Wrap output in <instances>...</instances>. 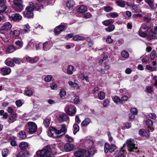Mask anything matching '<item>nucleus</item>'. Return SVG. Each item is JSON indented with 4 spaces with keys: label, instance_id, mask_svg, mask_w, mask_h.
Masks as SVG:
<instances>
[{
    "label": "nucleus",
    "instance_id": "7ed1b4c3",
    "mask_svg": "<svg viewBox=\"0 0 157 157\" xmlns=\"http://www.w3.org/2000/svg\"><path fill=\"white\" fill-rule=\"evenodd\" d=\"M51 154V149L49 146L44 147L42 149L36 152L37 156L40 157H52Z\"/></svg>",
    "mask_w": 157,
    "mask_h": 157
},
{
    "label": "nucleus",
    "instance_id": "0eeeda50",
    "mask_svg": "<svg viewBox=\"0 0 157 157\" xmlns=\"http://www.w3.org/2000/svg\"><path fill=\"white\" fill-rule=\"evenodd\" d=\"M48 135L50 137L56 138L59 135L58 130L54 127L50 128L49 131L48 132Z\"/></svg>",
    "mask_w": 157,
    "mask_h": 157
},
{
    "label": "nucleus",
    "instance_id": "6e6d98bb",
    "mask_svg": "<svg viewBox=\"0 0 157 157\" xmlns=\"http://www.w3.org/2000/svg\"><path fill=\"white\" fill-rule=\"evenodd\" d=\"M128 97L127 95H124L121 97V104H123L125 101L128 100Z\"/></svg>",
    "mask_w": 157,
    "mask_h": 157
},
{
    "label": "nucleus",
    "instance_id": "6ab92c4d",
    "mask_svg": "<svg viewBox=\"0 0 157 157\" xmlns=\"http://www.w3.org/2000/svg\"><path fill=\"white\" fill-rule=\"evenodd\" d=\"M114 21L113 19H110L106 20L102 22V24L106 26H108L111 24H113Z\"/></svg>",
    "mask_w": 157,
    "mask_h": 157
},
{
    "label": "nucleus",
    "instance_id": "9b49d317",
    "mask_svg": "<svg viewBox=\"0 0 157 157\" xmlns=\"http://www.w3.org/2000/svg\"><path fill=\"white\" fill-rule=\"evenodd\" d=\"M29 153L27 151L24 150L20 151L16 156V157H29Z\"/></svg>",
    "mask_w": 157,
    "mask_h": 157
},
{
    "label": "nucleus",
    "instance_id": "bb28decb",
    "mask_svg": "<svg viewBox=\"0 0 157 157\" xmlns=\"http://www.w3.org/2000/svg\"><path fill=\"white\" fill-rule=\"evenodd\" d=\"M73 39L75 41H78L84 40H85V38L83 36L78 35L74 36Z\"/></svg>",
    "mask_w": 157,
    "mask_h": 157
},
{
    "label": "nucleus",
    "instance_id": "c9c22d12",
    "mask_svg": "<svg viewBox=\"0 0 157 157\" xmlns=\"http://www.w3.org/2000/svg\"><path fill=\"white\" fill-rule=\"evenodd\" d=\"M113 100L116 103L118 104L119 103L121 104V100L120 98L117 96H115L113 98Z\"/></svg>",
    "mask_w": 157,
    "mask_h": 157
},
{
    "label": "nucleus",
    "instance_id": "8fccbe9b",
    "mask_svg": "<svg viewBox=\"0 0 157 157\" xmlns=\"http://www.w3.org/2000/svg\"><path fill=\"white\" fill-rule=\"evenodd\" d=\"M116 149V145L113 144H111V145H110L109 150V152L112 153V152L114 151Z\"/></svg>",
    "mask_w": 157,
    "mask_h": 157
},
{
    "label": "nucleus",
    "instance_id": "69168bd1",
    "mask_svg": "<svg viewBox=\"0 0 157 157\" xmlns=\"http://www.w3.org/2000/svg\"><path fill=\"white\" fill-rule=\"evenodd\" d=\"M131 112L134 114H136L137 113V109L135 108H132L130 109Z\"/></svg>",
    "mask_w": 157,
    "mask_h": 157
},
{
    "label": "nucleus",
    "instance_id": "cd10ccee",
    "mask_svg": "<svg viewBox=\"0 0 157 157\" xmlns=\"http://www.w3.org/2000/svg\"><path fill=\"white\" fill-rule=\"evenodd\" d=\"M5 64L8 66L10 67H13L14 66V63L13 60V59H11L9 60L8 59H7L5 61Z\"/></svg>",
    "mask_w": 157,
    "mask_h": 157
},
{
    "label": "nucleus",
    "instance_id": "423d86ee",
    "mask_svg": "<svg viewBox=\"0 0 157 157\" xmlns=\"http://www.w3.org/2000/svg\"><path fill=\"white\" fill-rule=\"evenodd\" d=\"M28 125V132L30 134H32L36 132L37 129L36 124L33 122H29L27 123Z\"/></svg>",
    "mask_w": 157,
    "mask_h": 157
},
{
    "label": "nucleus",
    "instance_id": "2eb2a0df",
    "mask_svg": "<svg viewBox=\"0 0 157 157\" xmlns=\"http://www.w3.org/2000/svg\"><path fill=\"white\" fill-rule=\"evenodd\" d=\"M9 35H10V37L11 36L16 37L18 36L20 34V31L18 29L14 30L13 31H11L9 32Z\"/></svg>",
    "mask_w": 157,
    "mask_h": 157
},
{
    "label": "nucleus",
    "instance_id": "5fc2aeb1",
    "mask_svg": "<svg viewBox=\"0 0 157 157\" xmlns=\"http://www.w3.org/2000/svg\"><path fill=\"white\" fill-rule=\"evenodd\" d=\"M59 95L61 97L65 96L66 95V90L63 89H61L59 92Z\"/></svg>",
    "mask_w": 157,
    "mask_h": 157
},
{
    "label": "nucleus",
    "instance_id": "c756f323",
    "mask_svg": "<svg viewBox=\"0 0 157 157\" xmlns=\"http://www.w3.org/2000/svg\"><path fill=\"white\" fill-rule=\"evenodd\" d=\"M26 59L28 62L31 63H35L38 60V59L37 58L32 59L29 56H27L26 57Z\"/></svg>",
    "mask_w": 157,
    "mask_h": 157
},
{
    "label": "nucleus",
    "instance_id": "f03ea898",
    "mask_svg": "<svg viewBox=\"0 0 157 157\" xmlns=\"http://www.w3.org/2000/svg\"><path fill=\"white\" fill-rule=\"evenodd\" d=\"M43 8L42 5L37 4L35 1L30 2L29 6L26 7L25 10L23 12L24 16L28 18H31L33 16V11L34 9L38 10Z\"/></svg>",
    "mask_w": 157,
    "mask_h": 157
},
{
    "label": "nucleus",
    "instance_id": "603ef678",
    "mask_svg": "<svg viewBox=\"0 0 157 157\" xmlns=\"http://www.w3.org/2000/svg\"><path fill=\"white\" fill-rule=\"evenodd\" d=\"M52 78V75H48L45 77L44 80L46 82H49L51 80Z\"/></svg>",
    "mask_w": 157,
    "mask_h": 157
},
{
    "label": "nucleus",
    "instance_id": "2f4dec72",
    "mask_svg": "<svg viewBox=\"0 0 157 157\" xmlns=\"http://www.w3.org/2000/svg\"><path fill=\"white\" fill-rule=\"evenodd\" d=\"M29 44L30 46L32 45L33 44V45H35V46L36 48V50H38L39 48H40V47H39V44L37 42H35L33 40H32L29 43Z\"/></svg>",
    "mask_w": 157,
    "mask_h": 157
},
{
    "label": "nucleus",
    "instance_id": "393cba45",
    "mask_svg": "<svg viewBox=\"0 0 157 157\" xmlns=\"http://www.w3.org/2000/svg\"><path fill=\"white\" fill-rule=\"evenodd\" d=\"M116 3L118 6L121 7H124L125 5V1L122 0H117Z\"/></svg>",
    "mask_w": 157,
    "mask_h": 157
},
{
    "label": "nucleus",
    "instance_id": "864d4df0",
    "mask_svg": "<svg viewBox=\"0 0 157 157\" xmlns=\"http://www.w3.org/2000/svg\"><path fill=\"white\" fill-rule=\"evenodd\" d=\"M109 14L112 18H115L118 16V13L115 12L110 13Z\"/></svg>",
    "mask_w": 157,
    "mask_h": 157
},
{
    "label": "nucleus",
    "instance_id": "58836bf2",
    "mask_svg": "<svg viewBox=\"0 0 157 157\" xmlns=\"http://www.w3.org/2000/svg\"><path fill=\"white\" fill-rule=\"evenodd\" d=\"M151 27L147 26L146 24L142 25L140 28V30H141L142 29L144 30H146L145 32H147L149 29H150Z\"/></svg>",
    "mask_w": 157,
    "mask_h": 157
},
{
    "label": "nucleus",
    "instance_id": "dca6fc26",
    "mask_svg": "<svg viewBox=\"0 0 157 157\" xmlns=\"http://www.w3.org/2000/svg\"><path fill=\"white\" fill-rule=\"evenodd\" d=\"M87 10V8L86 6L82 5L77 9V11L80 13H83L86 12Z\"/></svg>",
    "mask_w": 157,
    "mask_h": 157
},
{
    "label": "nucleus",
    "instance_id": "20e7f679",
    "mask_svg": "<svg viewBox=\"0 0 157 157\" xmlns=\"http://www.w3.org/2000/svg\"><path fill=\"white\" fill-rule=\"evenodd\" d=\"M75 157H90L93 155L90 151L80 149L74 153Z\"/></svg>",
    "mask_w": 157,
    "mask_h": 157
},
{
    "label": "nucleus",
    "instance_id": "09e8293b",
    "mask_svg": "<svg viewBox=\"0 0 157 157\" xmlns=\"http://www.w3.org/2000/svg\"><path fill=\"white\" fill-rule=\"evenodd\" d=\"M9 150L7 148L3 149L2 151V155L3 157H6L8 153Z\"/></svg>",
    "mask_w": 157,
    "mask_h": 157
},
{
    "label": "nucleus",
    "instance_id": "aec40b11",
    "mask_svg": "<svg viewBox=\"0 0 157 157\" xmlns=\"http://www.w3.org/2000/svg\"><path fill=\"white\" fill-rule=\"evenodd\" d=\"M67 118V116L64 113L60 114L58 118V120L60 122H63L66 121Z\"/></svg>",
    "mask_w": 157,
    "mask_h": 157
},
{
    "label": "nucleus",
    "instance_id": "e433bc0d",
    "mask_svg": "<svg viewBox=\"0 0 157 157\" xmlns=\"http://www.w3.org/2000/svg\"><path fill=\"white\" fill-rule=\"evenodd\" d=\"M16 117V114H10L9 117V122L10 123L13 122L15 121V118Z\"/></svg>",
    "mask_w": 157,
    "mask_h": 157
},
{
    "label": "nucleus",
    "instance_id": "473e14b6",
    "mask_svg": "<svg viewBox=\"0 0 157 157\" xmlns=\"http://www.w3.org/2000/svg\"><path fill=\"white\" fill-rule=\"evenodd\" d=\"M59 135H63L64 134L66 131V129L65 125H63L61 128L60 130H58Z\"/></svg>",
    "mask_w": 157,
    "mask_h": 157
},
{
    "label": "nucleus",
    "instance_id": "9d476101",
    "mask_svg": "<svg viewBox=\"0 0 157 157\" xmlns=\"http://www.w3.org/2000/svg\"><path fill=\"white\" fill-rule=\"evenodd\" d=\"M152 29H151L150 32L147 34V36L146 39L148 41H150L152 40H155L157 39L156 35L153 32Z\"/></svg>",
    "mask_w": 157,
    "mask_h": 157
},
{
    "label": "nucleus",
    "instance_id": "774afa93",
    "mask_svg": "<svg viewBox=\"0 0 157 157\" xmlns=\"http://www.w3.org/2000/svg\"><path fill=\"white\" fill-rule=\"evenodd\" d=\"M109 103V101L108 99H105L104 101L103 105L104 107H106L108 106Z\"/></svg>",
    "mask_w": 157,
    "mask_h": 157
},
{
    "label": "nucleus",
    "instance_id": "4c0bfd02",
    "mask_svg": "<svg viewBox=\"0 0 157 157\" xmlns=\"http://www.w3.org/2000/svg\"><path fill=\"white\" fill-rule=\"evenodd\" d=\"M6 6L3 3H0V12L2 13L4 12L6 9Z\"/></svg>",
    "mask_w": 157,
    "mask_h": 157
},
{
    "label": "nucleus",
    "instance_id": "c85d7f7f",
    "mask_svg": "<svg viewBox=\"0 0 157 157\" xmlns=\"http://www.w3.org/2000/svg\"><path fill=\"white\" fill-rule=\"evenodd\" d=\"M15 44L16 45L15 48L17 49H20L23 46V43L21 41L17 40L15 42Z\"/></svg>",
    "mask_w": 157,
    "mask_h": 157
},
{
    "label": "nucleus",
    "instance_id": "f3484780",
    "mask_svg": "<svg viewBox=\"0 0 157 157\" xmlns=\"http://www.w3.org/2000/svg\"><path fill=\"white\" fill-rule=\"evenodd\" d=\"M78 81L76 80L74 81L73 82L71 81H69V85L71 87L74 88H76V89H79V86H78Z\"/></svg>",
    "mask_w": 157,
    "mask_h": 157
},
{
    "label": "nucleus",
    "instance_id": "39448f33",
    "mask_svg": "<svg viewBox=\"0 0 157 157\" xmlns=\"http://www.w3.org/2000/svg\"><path fill=\"white\" fill-rule=\"evenodd\" d=\"M126 144L127 145L128 151L129 152H134V150H136L138 149L137 147L135 146L136 144L132 143L131 138H130L127 140Z\"/></svg>",
    "mask_w": 157,
    "mask_h": 157
},
{
    "label": "nucleus",
    "instance_id": "49530a36",
    "mask_svg": "<svg viewBox=\"0 0 157 157\" xmlns=\"http://www.w3.org/2000/svg\"><path fill=\"white\" fill-rule=\"evenodd\" d=\"M113 10V8L110 6H106L104 7V10L106 12H110Z\"/></svg>",
    "mask_w": 157,
    "mask_h": 157
},
{
    "label": "nucleus",
    "instance_id": "13d9d810",
    "mask_svg": "<svg viewBox=\"0 0 157 157\" xmlns=\"http://www.w3.org/2000/svg\"><path fill=\"white\" fill-rule=\"evenodd\" d=\"M125 152V150H122V151H120L118 153L119 155L117 157H125L126 156Z\"/></svg>",
    "mask_w": 157,
    "mask_h": 157
},
{
    "label": "nucleus",
    "instance_id": "f704fd0d",
    "mask_svg": "<svg viewBox=\"0 0 157 157\" xmlns=\"http://www.w3.org/2000/svg\"><path fill=\"white\" fill-rule=\"evenodd\" d=\"M98 96L100 100H102L105 98V93L103 91H101L98 94Z\"/></svg>",
    "mask_w": 157,
    "mask_h": 157
},
{
    "label": "nucleus",
    "instance_id": "a18cd8bd",
    "mask_svg": "<svg viewBox=\"0 0 157 157\" xmlns=\"http://www.w3.org/2000/svg\"><path fill=\"white\" fill-rule=\"evenodd\" d=\"M19 135L21 139H25L26 138V135L24 131H21L19 132Z\"/></svg>",
    "mask_w": 157,
    "mask_h": 157
},
{
    "label": "nucleus",
    "instance_id": "c03bdc74",
    "mask_svg": "<svg viewBox=\"0 0 157 157\" xmlns=\"http://www.w3.org/2000/svg\"><path fill=\"white\" fill-rule=\"evenodd\" d=\"M23 30L25 33L28 32L30 31V27L29 25L28 24L24 25L23 26Z\"/></svg>",
    "mask_w": 157,
    "mask_h": 157
},
{
    "label": "nucleus",
    "instance_id": "4d7b16f0",
    "mask_svg": "<svg viewBox=\"0 0 157 157\" xmlns=\"http://www.w3.org/2000/svg\"><path fill=\"white\" fill-rule=\"evenodd\" d=\"M50 120L48 119H45L44 122V124L45 127H48L50 124Z\"/></svg>",
    "mask_w": 157,
    "mask_h": 157
},
{
    "label": "nucleus",
    "instance_id": "ea45409f",
    "mask_svg": "<svg viewBox=\"0 0 157 157\" xmlns=\"http://www.w3.org/2000/svg\"><path fill=\"white\" fill-rule=\"evenodd\" d=\"M25 94L28 96H31L33 95V91L29 89L26 90L25 91Z\"/></svg>",
    "mask_w": 157,
    "mask_h": 157
},
{
    "label": "nucleus",
    "instance_id": "79ce46f5",
    "mask_svg": "<svg viewBox=\"0 0 157 157\" xmlns=\"http://www.w3.org/2000/svg\"><path fill=\"white\" fill-rule=\"evenodd\" d=\"M121 56L124 58H127L129 56L128 52L126 50H123L121 52Z\"/></svg>",
    "mask_w": 157,
    "mask_h": 157
},
{
    "label": "nucleus",
    "instance_id": "72a5a7b5",
    "mask_svg": "<svg viewBox=\"0 0 157 157\" xmlns=\"http://www.w3.org/2000/svg\"><path fill=\"white\" fill-rule=\"evenodd\" d=\"M145 123L148 128H149L153 125V122L152 120L149 119H147Z\"/></svg>",
    "mask_w": 157,
    "mask_h": 157
},
{
    "label": "nucleus",
    "instance_id": "f257e3e1",
    "mask_svg": "<svg viewBox=\"0 0 157 157\" xmlns=\"http://www.w3.org/2000/svg\"><path fill=\"white\" fill-rule=\"evenodd\" d=\"M12 27V25L9 22L5 23L1 27L0 29V38L1 40L4 43L9 42L10 38V35L8 33Z\"/></svg>",
    "mask_w": 157,
    "mask_h": 157
},
{
    "label": "nucleus",
    "instance_id": "412c9836",
    "mask_svg": "<svg viewBox=\"0 0 157 157\" xmlns=\"http://www.w3.org/2000/svg\"><path fill=\"white\" fill-rule=\"evenodd\" d=\"M76 112V108L75 106H72V108L69 107V116H73Z\"/></svg>",
    "mask_w": 157,
    "mask_h": 157
},
{
    "label": "nucleus",
    "instance_id": "e2e57ef3",
    "mask_svg": "<svg viewBox=\"0 0 157 157\" xmlns=\"http://www.w3.org/2000/svg\"><path fill=\"white\" fill-rule=\"evenodd\" d=\"M75 5V2L73 0H69V9L73 8Z\"/></svg>",
    "mask_w": 157,
    "mask_h": 157
},
{
    "label": "nucleus",
    "instance_id": "1a4fd4ad",
    "mask_svg": "<svg viewBox=\"0 0 157 157\" xmlns=\"http://www.w3.org/2000/svg\"><path fill=\"white\" fill-rule=\"evenodd\" d=\"M9 16L10 19L14 21H19L22 18V16L19 14H13Z\"/></svg>",
    "mask_w": 157,
    "mask_h": 157
},
{
    "label": "nucleus",
    "instance_id": "0e129e2a",
    "mask_svg": "<svg viewBox=\"0 0 157 157\" xmlns=\"http://www.w3.org/2000/svg\"><path fill=\"white\" fill-rule=\"evenodd\" d=\"M63 71L67 73H69V66L67 65V66H63Z\"/></svg>",
    "mask_w": 157,
    "mask_h": 157
},
{
    "label": "nucleus",
    "instance_id": "052dcab7",
    "mask_svg": "<svg viewBox=\"0 0 157 157\" xmlns=\"http://www.w3.org/2000/svg\"><path fill=\"white\" fill-rule=\"evenodd\" d=\"M149 117L151 119L155 120L156 118V115L153 113H150L148 114Z\"/></svg>",
    "mask_w": 157,
    "mask_h": 157
},
{
    "label": "nucleus",
    "instance_id": "3c124183",
    "mask_svg": "<svg viewBox=\"0 0 157 157\" xmlns=\"http://www.w3.org/2000/svg\"><path fill=\"white\" fill-rule=\"evenodd\" d=\"M91 15V14L90 12L84 13L82 15L83 18L87 19L90 18Z\"/></svg>",
    "mask_w": 157,
    "mask_h": 157
},
{
    "label": "nucleus",
    "instance_id": "680f3d73",
    "mask_svg": "<svg viewBox=\"0 0 157 157\" xmlns=\"http://www.w3.org/2000/svg\"><path fill=\"white\" fill-rule=\"evenodd\" d=\"M155 50H153L150 55L151 59L152 60L154 59L155 57Z\"/></svg>",
    "mask_w": 157,
    "mask_h": 157
},
{
    "label": "nucleus",
    "instance_id": "ddd939ff",
    "mask_svg": "<svg viewBox=\"0 0 157 157\" xmlns=\"http://www.w3.org/2000/svg\"><path fill=\"white\" fill-rule=\"evenodd\" d=\"M2 73L3 75H9L11 72V70L9 67L3 68L1 69Z\"/></svg>",
    "mask_w": 157,
    "mask_h": 157
},
{
    "label": "nucleus",
    "instance_id": "f8f14e48",
    "mask_svg": "<svg viewBox=\"0 0 157 157\" xmlns=\"http://www.w3.org/2000/svg\"><path fill=\"white\" fill-rule=\"evenodd\" d=\"M52 46L51 42L47 41L44 43L43 44V47L44 51L49 49Z\"/></svg>",
    "mask_w": 157,
    "mask_h": 157
},
{
    "label": "nucleus",
    "instance_id": "7c9ffc66",
    "mask_svg": "<svg viewBox=\"0 0 157 157\" xmlns=\"http://www.w3.org/2000/svg\"><path fill=\"white\" fill-rule=\"evenodd\" d=\"M73 128L74 129L73 131V134L75 135L79 131V127L77 124L75 123L73 125Z\"/></svg>",
    "mask_w": 157,
    "mask_h": 157
},
{
    "label": "nucleus",
    "instance_id": "b1692460",
    "mask_svg": "<svg viewBox=\"0 0 157 157\" xmlns=\"http://www.w3.org/2000/svg\"><path fill=\"white\" fill-rule=\"evenodd\" d=\"M90 120L88 118H86L81 123L82 126L85 127L88 125L90 122Z\"/></svg>",
    "mask_w": 157,
    "mask_h": 157
},
{
    "label": "nucleus",
    "instance_id": "a878e982",
    "mask_svg": "<svg viewBox=\"0 0 157 157\" xmlns=\"http://www.w3.org/2000/svg\"><path fill=\"white\" fill-rule=\"evenodd\" d=\"M108 27L107 28H106L105 29V30L106 31L109 32H110L113 31L115 29V26L112 24L111 25L108 26Z\"/></svg>",
    "mask_w": 157,
    "mask_h": 157
},
{
    "label": "nucleus",
    "instance_id": "4468645a",
    "mask_svg": "<svg viewBox=\"0 0 157 157\" xmlns=\"http://www.w3.org/2000/svg\"><path fill=\"white\" fill-rule=\"evenodd\" d=\"M23 3H20L13 4L16 6L15 10L16 11L21 12L23 9L24 7L22 5Z\"/></svg>",
    "mask_w": 157,
    "mask_h": 157
},
{
    "label": "nucleus",
    "instance_id": "5701e85b",
    "mask_svg": "<svg viewBox=\"0 0 157 157\" xmlns=\"http://www.w3.org/2000/svg\"><path fill=\"white\" fill-rule=\"evenodd\" d=\"M28 143L25 142H22L19 145V147L22 149H25L28 148Z\"/></svg>",
    "mask_w": 157,
    "mask_h": 157
},
{
    "label": "nucleus",
    "instance_id": "37998d69",
    "mask_svg": "<svg viewBox=\"0 0 157 157\" xmlns=\"http://www.w3.org/2000/svg\"><path fill=\"white\" fill-rule=\"evenodd\" d=\"M126 4L129 7L132 6L134 4V0H128V2H126Z\"/></svg>",
    "mask_w": 157,
    "mask_h": 157
},
{
    "label": "nucleus",
    "instance_id": "a19ab883",
    "mask_svg": "<svg viewBox=\"0 0 157 157\" xmlns=\"http://www.w3.org/2000/svg\"><path fill=\"white\" fill-rule=\"evenodd\" d=\"M110 144L109 143H105L104 146V152L105 153H107L109 150Z\"/></svg>",
    "mask_w": 157,
    "mask_h": 157
},
{
    "label": "nucleus",
    "instance_id": "de8ad7c7",
    "mask_svg": "<svg viewBox=\"0 0 157 157\" xmlns=\"http://www.w3.org/2000/svg\"><path fill=\"white\" fill-rule=\"evenodd\" d=\"M139 35L141 37L144 38L147 37V34L141 30H140L139 31Z\"/></svg>",
    "mask_w": 157,
    "mask_h": 157
},
{
    "label": "nucleus",
    "instance_id": "4be33fe9",
    "mask_svg": "<svg viewBox=\"0 0 157 157\" xmlns=\"http://www.w3.org/2000/svg\"><path fill=\"white\" fill-rule=\"evenodd\" d=\"M16 49L13 46L10 45L6 48L5 51L6 53H11L14 52Z\"/></svg>",
    "mask_w": 157,
    "mask_h": 157
},
{
    "label": "nucleus",
    "instance_id": "bf43d9fd",
    "mask_svg": "<svg viewBox=\"0 0 157 157\" xmlns=\"http://www.w3.org/2000/svg\"><path fill=\"white\" fill-rule=\"evenodd\" d=\"M45 5H52L55 2V0H46Z\"/></svg>",
    "mask_w": 157,
    "mask_h": 157
},
{
    "label": "nucleus",
    "instance_id": "6e6552de",
    "mask_svg": "<svg viewBox=\"0 0 157 157\" xmlns=\"http://www.w3.org/2000/svg\"><path fill=\"white\" fill-rule=\"evenodd\" d=\"M67 26L64 25H61L57 26L55 28L54 30V32L56 35H58L60 33L65 30L67 28Z\"/></svg>",
    "mask_w": 157,
    "mask_h": 157
},
{
    "label": "nucleus",
    "instance_id": "a211bd4d",
    "mask_svg": "<svg viewBox=\"0 0 157 157\" xmlns=\"http://www.w3.org/2000/svg\"><path fill=\"white\" fill-rule=\"evenodd\" d=\"M139 135L141 136H145L146 137H149V134L147 133L144 129H140L139 132Z\"/></svg>",
    "mask_w": 157,
    "mask_h": 157
},
{
    "label": "nucleus",
    "instance_id": "338daca9",
    "mask_svg": "<svg viewBox=\"0 0 157 157\" xmlns=\"http://www.w3.org/2000/svg\"><path fill=\"white\" fill-rule=\"evenodd\" d=\"M113 40L111 38V36H108L107 38L106 39V42L109 44H111L113 42Z\"/></svg>",
    "mask_w": 157,
    "mask_h": 157
}]
</instances>
